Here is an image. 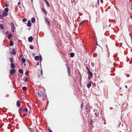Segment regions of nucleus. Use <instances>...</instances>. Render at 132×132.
Masks as SVG:
<instances>
[{
    "label": "nucleus",
    "mask_w": 132,
    "mask_h": 132,
    "mask_svg": "<svg viewBox=\"0 0 132 132\" xmlns=\"http://www.w3.org/2000/svg\"><path fill=\"white\" fill-rule=\"evenodd\" d=\"M88 78L89 80H90L93 77V74L92 72L90 71V69H88Z\"/></svg>",
    "instance_id": "nucleus-1"
},
{
    "label": "nucleus",
    "mask_w": 132,
    "mask_h": 132,
    "mask_svg": "<svg viewBox=\"0 0 132 132\" xmlns=\"http://www.w3.org/2000/svg\"><path fill=\"white\" fill-rule=\"evenodd\" d=\"M9 24L11 25V30L12 32H14L15 27L14 23L13 22L11 21V22H10V24Z\"/></svg>",
    "instance_id": "nucleus-2"
},
{
    "label": "nucleus",
    "mask_w": 132,
    "mask_h": 132,
    "mask_svg": "<svg viewBox=\"0 0 132 132\" xmlns=\"http://www.w3.org/2000/svg\"><path fill=\"white\" fill-rule=\"evenodd\" d=\"M38 96L40 97H44V96L45 95L44 93V92H42V91H38Z\"/></svg>",
    "instance_id": "nucleus-3"
},
{
    "label": "nucleus",
    "mask_w": 132,
    "mask_h": 132,
    "mask_svg": "<svg viewBox=\"0 0 132 132\" xmlns=\"http://www.w3.org/2000/svg\"><path fill=\"white\" fill-rule=\"evenodd\" d=\"M65 66L67 67V72L69 76H70V67H68L66 64L65 65Z\"/></svg>",
    "instance_id": "nucleus-4"
},
{
    "label": "nucleus",
    "mask_w": 132,
    "mask_h": 132,
    "mask_svg": "<svg viewBox=\"0 0 132 132\" xmlns=\"http://www.w3.org/2000/svg\"><path fill=\"white\" fill-rule=\"evenodd\" d=\"M11 51H12L11 52L12 54L15 55L16 54V52L15 49L12 48Z\"/></svg>",
    "instance_id": "nucleus-5"
},
{
    "label": "nucleus",
    "mask_w": 132,
    "mask_h": 132,
    "mask_svg": "<svg viewBox=\"0 0 132 132\" xmlns=\"http://www.w3.org/2000/svg\"><path fill=\"white\" fill-rule=\"evenodd\" d=\"M15 69H11L10 71V73L11 75H13L15 72Z\"/></svg>",
    "instance_id": "nucleus-6"
},
{
    "label": "nucleus",
    "mask_w": 132,
    "mask_h": 132,
    "mask_svg": "<svg viewBox=\"0 0 132 132\" xmlns=\"http://www.w3.org/2000/svg\"><path fill=\"white\" fill-rule=\"evenodd\" d=\"M33 40V37H32V36H31L30 37H29L28 38V42H32Z\"/></svg>",
    "instance_id": "nucleus-7"
},
{
    "label": "nucleus",
    "mask_w": 132,
    "mask_h": 132,
    "mask_svg": "<svg viewBox=\"0 0 132 132\" xmlns=\"http://www.w3.org/2000/svg\"><path fill=\"white\" fill-rule=\"evenodd\" d=\"M16 105L18 107H19L20 106L21 102L19 100H17L16 102Z\"/></svg>",
    "instance_id": "nucleus-8"
},
{
    "label": "nucleus",
    "mask_w": 132,
    "mask_h": 132,
    "mask_svg": "<svg viewBox=\"0 0 132 132\" xmlns=\"http://www.w3.org/2000/svg\"><path fill=\"white\" fill-rule=\"evenodd\" d=\"M2 14L3 16L4 17H5L8 14L7 13H6V12H4V11H3V13H2Z\"/></svg>",
    "instance_id": "nucleus-9"
},
{
    "label": "nucleus",
    "mask_w": 132,
    "mask_h": 132,
    "mask_svg": "<svg viewBox=\"0 0 132 132\" xmlns=\"http://www.w3.org/2000/svg\"><path fill=\"white\" fill-rule=\"evenodd\" d=\"M45 21H46V22L47 23V24L49 26L50 25V21H49V20H47V19L46 18H45Z\"/></svg>",
    "instance_id": "nucleus-10"
},
{
    "label": "nucleus",
    "mask_w": 132,
    "mask_h": 132,
    "mask_svg": "<svg viewBox=\"0 0 132 132\" xmlns=\"http://www.w3.org/2000/svg\"><path fill=\"white\" fill-rule=\"evenodd\" d=\"M31 21L32 23H34L35 21V18L32 17L31 19Z\"/></svg>",
    "instance_id": "nucleus-11"
},
{
    "label": "nucleus",
    "mask_w": 132,
    "mask_h": 132,
    "mask_svg": "<svg viewBox=\"0 0 132 132\" xmlns=\"http://www.w3.org/2000/svg\"><path fill=\"white\" fill-rule=\"evenodd\" d=\"M12 36H13L12 34H9V35H8L7 36V37L9 39L11 38Z\"/></svg>",
    "instance_id": "nucleus-12"
},
{
    "label": "nucleus",
    "mask_w": 132,
    "mask_h": 132,
    "mask_svg": "<svg viewBox=\"0 0 132 132\" xmlns=\"http://www.w3.org/2000/svg\"><path fill=\"white\" fill-rule=\"evenodd\" d=\"M27 26L28 27H31V23L30 21H28L27 23Z\"/></svg>",
    "instance_id": "nucleus-13"
},
{
    "label": "nucleus",
    "mask_w": 132,
    "mask_h": 132,
    "mask_svg": "<svg viewBox=\"0 0 132 132\" xmlns=\"http://www.w3.org/2000/svg\"><path fill=\"white\" fill-rule=\"evenodd\" d=\"M42 9L45 14H47V12L46 11V9H45L43 8H42Z\"/></svg>",
    "instance_id": "nucleus-14"
},
{
    "label": "nucleus",
    "mask_w": 132,
    "mask_h": 132,
    "mask_svg": "<svg viewBox=\"0 0 132 132\" xmlns=\"http://www.w3.org/2000/svg\"><path fill=\"white\" fill-rule=\"evenodd\" d=\"M11 67L12 68H14L15 67V65L13 63H11Z\"/></svg>",
    "instance_id": "nucleus-15"
},
{
    "label": "nucleus",
    "mask_w": 132,
    "mask_h": 132,
    "mask_svg": "<svg viewBox=\"0 0 132 132\" xmlns=\"http://www.w3.org/2000/svg\"><path fill=\"white\" fill-rule=\"evenodd\" d=\"M89 83L87 84V87L88 88H90L92 85L91 82H90V81H89Z\"/></svg>",
    "instance_id": "nucleus-16"
},
{
    "label": "nucleus",
    "mask_w": 132,
    "mask_h": 132,
    "mask_svg": "<svg viewBox=\"0 0 132 132\" xmlns=\"http://www.w3.org/2000/svg\"><path fill=\"white\" fill-rule=\"evenodd\" d=\"M39 56H36L35 57V59L37 61L39 59Z\"/></svg>",
    "instance_id": "nucleus-17"
},
{
    "label": "nucleus",
    "mask_w": 132,
    "mask_h": 132,
    "mask_svg": "<svg viewBox=\"0 0 132 132\" xmlns=\"http://www.w3.org/2000/svg\"><path fill=\"white\" fill-rule=\"evenodd\" d=\"M26 59H24V58H22L21 59V61L22 63H25L26 62Z\"/></svg>",
    "instance_id": "nucleus-18"
},
{
    "label": "nucleus",
    "mask_w": 132,
    "mask_h": 132,
    "mask_svg": "<svg viewBox=\"0 0 132 132\" xmlns=\"http://www.w3.org/2000/svg\"><path fill=\"white\" fill-rule=\"evenodd\" d=\"M13 44V42L12 41H10V46H12Z\"/></svg>",
    "instance_id": "nucleus-19"
},
{
    "label": "nucleus",
    "mask_w": 132,
    "mask_h": 132,
    "mask_svg": "<svg viewBox=\"0 0 132 132\" xmlns=\"http://www.w3.org/2000/svg\"><path fill=\"white\" fill-rule=\"evenodd\" d=\"M45 2L46 4V5H48V7H50V5L49 4V3L48 2L47 0H46L45 1Z\"/></svg>",
    "instance_id": "nucleus-20"
},
{
    "label": "nucleus",
    "mask_w": 132,
    "mask_h": 132,
    "mask_svg": "<svg viewBox=\"0 0 132 132\" xmlns=\"http://www.w3.org/2000/svg\"><path fill=\"white\" fill-rule=\"evenodd\" d=\"M75 55L74 53H70V56L71 57H73V56H74V55Z\"/></svg>",
    "instance_id": "nucleus-21"
},
{
    "label": "nucleus",
    "mask_w": 132,
    "mask_h": 132,
    "mask_svg": "<svg viewBox=\"0 0 132 132\" xmlns=\"http://www.w3.org/2000/svg\"><path fill=\"white\" fill-rule=\"evenodd\" d=\"M19 71L21 74H22V73H23V71L22 69H19Z\"/></svg>",
    "instance_id": "nucleus-22"
},
{
    "label": "nucleus",
    "mask_w": 132,
    "mask_h": 132,
    "mask_svg": "<svg viewBox=\"0 0 132 132\" xmlns=\"http://www.w3.org/2000/svg\"><path fill=\"white\" fill-rule=\"evenodd\" d=\"M27 89V87L24 86V87H22V89L23 90H26V89Z\"/></svg>",
    "instance_id": "nucleus-23"
},
{
    "label": "nucleus",
    "mask_w": 132,
    "mask_h": 132,
    "mask_svg": "<svg viewBox=\"0 0 132 132\" xmlns=\"http://www.w3.org/2000/svg\"><path fill=\"white\" fill-rule=\"evenodd\" d=\"M4 10L5 12L7 13V12H8L9 11V9L8 8H7V7H6V8L4 9Z\"/></svg>",
    "instance_id": "nucleus-24"
},
{
    "label": "nucleus",
    "mask_w": 132,
    "mask_h": 132,
    "mask_svg": "<svg viewBox=\"0 0 132 132\" xmlns=\"http://www.w3.org/2000/svg\"><path fill=\"white\" fill-rule=\"evenodd\" d=\"M40 74H41V75L42 76L43 74V70H42V68H41V70L40 71Z\"/></svg>",
    "instance_id": "nucleus-25"
},
{
    "label": "nucleus",
    "mask_w": 132,
    "mask_h": 132,
    "mask_svg": "<svg viewBox=\"0 0 132 132\" xmlns=\"http://www.w3.org/2000/svg\"><path fill=\"white\" fill-rule=\"evenodd\" d=\"M29 47L31 49H34V46L32 45H31Z\"/></svg>",
    "instance_id": "nucleus-26"
},
{
    "label": "nucleus",
    "mask_w": 132,
    "mask_h": 132,
    "mask_svg": "<svg viewBox=\"0 0 132 132\" xmlns=\"http://www.w3.org/2000/svg\"><path fill=\"white\" fill-rule=\"evenodd\" d=\"M0 28L2 29H3L4 28L3 27V24H0Z\"/></svg>",
    "instance_id": "nucleus-27"
},
{
    "label": "nucleus",
    "mask_w": 132,
    "mask_h": 132,
    "mask_svg": "<svg viewBox=\"0 0 132 132\" xmlns=\"http://www.w3.org/2000/svg\"><path fill=\"white\" fill-rule=\"evenodd\" d=\"M10 61L11 63H12V62H13V58L12 57H11L10 58Z\"/></svg>",
    "instance_id": "nucleus-28"
},
{
    "label": "nucleus",
    "mask_w": 132,
    "mask_h": 132,
    "mask_svg": "<svg viewBox=\"0 0 132 132\" xmlns=\"http://www.w3.org/2000/svg\"><path fill=\"white\" fill-rule=\"evenodd\" d=\"M28 78H26L25 79L24 81L25 82H27L28 81Z\"/></svg>",
    "instance_id": "nucleus-29"
},
{
    "label": "nucleus",
    "mask_w": 132,
    "mask_h": 132,
    "mask_svg": "<svg viewBox=\"0 0 132 132\" xmlns=\"http://www.w3.org/2000/svg\"><path fill=\"white\" fill-rule=\"evenodd\" d=\"M27 21V19H23V21L24 22Z\"/></svg>",
    "instance_id": "nucleus-30"
},
{
    "label": "nucleus",
    "mask_w": 132,
    "mask_h": 132,
    "mask_svg": "<svg viewBox=\"0 0 132 132\" xmlns=\"http://www.w3.org/2000/svg\"><path fill=\"white\" fill-rule=\"evenodd\" d=\"M96 44H96V45H97L98 46V47H99V48H100V49H102V47H101V46H99V45H98V44H97V42H96Z\"/></svg>",
    "instance_id": "nucleus-31"
},
{
    "label": "nucleus",
    "mask_w": 132,
    "mask_h": 132,
    "mask_svg": "<svg viewBox=\"0 0 132 132\" xmlns=\"http://www.w3.org/2000/svg\"><path fill=\"white\" fill-rule=\"evenodd\" d=\"M24 111H25V112H27L28 111V109L27 108H25L24 109Z\"/></svg>",
    "instance_id": "nucleus-32"
},
{
    "label": "nucleus",
    "mask_w": 132,
    "mask_h": 132,
    "mask_svg": "<svg viewBox=\"0 0 132 132\" xmlns=\"http://www.w3.org/2000/svg\"><path fill=\"white\" fill-rule=\"evenodd\" d=\"M38 76L39 77H40L41 76H42V75H41V74H40V73H39L38 75Z\"/></svg>",
    "instance_id": "nucleus-33"
},
{
    "label": "nucleus",
    "mask_w": 132,
    "mask_h": 132,
    "mask_svg": "<svg viewBox=\"0 0 132 132\" xmlns=\"http://www.w3.org/2000/svg\"><path fill=\"white\" fill-rule=\"evenodd\" d=\"M48 130L49 132H53V131H52L51 129H49V128H48Z\"/></svg>",
    "instance_id": "nucleus-34"
},
{
    "label": "nucleus",
    "mask_w": 132,
    "mask_h": 132,
    "mask_svg": "<svg viewBox=\"0 0 132 132\" xmlns=\"http://www.w3.org/2000/svg\"><path fill=\"white\" fill-rule=\"evenodd\" d=\"M27 114H23V117H24L25 116H27Z\"/></svg>",
    "instance_id": "nucleus-35"
},
{
    "label": "nucleus",
    "mask_w": 132,
    "mask_h": 132,
    "mask_svg": "<svg viewBox=\"0 0 132 132\" xmlns=\"http://www.w3.org/2000/svg\"><path fill=\"white\" fill-rule=\"evenodd\" d=\"M84 22V21H83L82 22H81L80 24H79V25L80 26L81 25V24L82 23H83Z\"/></svg>",
    "instance_id": "nucleus-36"
},
{
    "label": "nucleus",
    "mask_w": 132,
    "mask_h": 132,
    "mask_svg": "<svg viewBox=\"0 0 132 132\" xmlns=\"http://www.w3.org/2000/svg\"><path fill=\"white\" fill-rule=\"evenodd\" d=\"M95 50H96V51H98V49L97 48V47L96 46H95Z\"/></svg>",
    "instance_id": "nucleus-37"
},
{
    "label": "nucleus",
    "mask_w": 132,
    "mask_h": 132,
    "mask_svg": "<svg viewBox=\"0 0 132 132\" xmlns=\"http://www.w3.org/2000/svg\"><path fill=\"white\" fill-rule=\"evenodd\" d=\"M97 3L98 5H99V0H97Z\"/></svg>",
    "instance_id": "nucleus-38"
},
{
    "label": "nucleus",
    "mask_w": 132,
    "mask_h": 132,
    "mask_svg": "<svg viewBox=\"0 0 132 132\" xmlns=\"http://www.w3.org/2000/svg\"><path fill=\"white\" fill-rule=\"evenodd\" d=\"M22 109L21 108H20L19 109V111H22Z\"/></svg>",
    "instance_id": "nucleus-39"
},
{
    "label": "nucleus",
    "mask_w": 132,
    "mask_h": 132,
    "mask_svg": "<svg viewBox=\"0 0 132 132\" xmlns=\"http://www.w3.org/2000/svg\"><path fill=\"white\" fill-rule=\"evenodd\" d=\"M5 7H8V5L7 4V3H6L5 4Z\"/></svg>",
    "instance_id": "nucleus-40"
},
{
    "label": "nucleus",
    "mask_w": 132,
    "mask_h": 132,
    "mask_svg": "<svg viewBox=\"0 0 132 132\" xmlns=\"http://www.w3.org/2000/svg\"><path fill=\"white\" fill-rule=\"evenodd\" d=\"M83 103H82L81 104V108L82 109V105H83Z\"/></svg>",
    "instance_id": "nucleus-41"
},
{
    "label": "nucleus",
    "mask_w": 132,
    "mask_h": 132,
    "mask_svg": "<svg viewBox=\"0 0 132 132\" xmlns=\"http://www.w3.org/2000/svg\"><path fill=\"white\" fill-rule=\"evenodd\" d=\"M42 100H45V98H42Z\"/></svg>",
    "instance_id": "nucleus-42"
},
{
    "label": "nucleus",
    "mask_w": 132,
    "mask_h": 132,
    "mask_svg": "<svg viewBox=\"0 0 132 132\" xmlns=\"http://www.w3.org/2000/svg\"><path fill=\"white\" fill-rule=\"evenodd\" d=\"M5 34H8V31H6V32H5Z\"/></svg>",
    "instance_id": "nucleus-43"
},
{
    "label": "nucleus",
    "mask_w": 132,
    "mask_h": 132,
    "mask_svg": "<svg viewBox=\"0 0 132 132\" xmlns=\"http://www.w3.org/2000/svg\"><path fill=\"white\" fill-rule=\"evenodd\" d=\"M28 71H27L26 72V74H28Z\"/></svg>",
    "instance_id": "nucleus-44"
},
{
    "label": "nucleus",
    "mask_w": 132,
    "mask_h": 132,
    "mask_svg": "<svg viewBox=\"0 0 132 132\" xmlns=\"http://www.w3.org/2000/svg\"><path fill=\"white\" fill-rule=\"evenodd\" d=\"M21 4V3H20V2H19V3H18V5H19V4Z\"/></svg>",
    "instance_id": "nucleus-45"
},
{
    "label": "nucleus",
    "mask_w": 132,
    "mask_h": 132,
    "mask_svg": "<svg viewBox=\"0 0 132 132\" xmlns=\"http://www.w3.org/2000/svg\"><path fill=\"white\" fill-rule=\"evenodd\" d=\"M36 64H37V65H39V63L38 62Z\"/></svg>",
    "instance_id": "nucleus-46"
},
{
    "label": "nucleus",
    "mask_w": 132,
    "mask_h": 132,
    "mask_svg": "<svg viewBox=\"0 0 132 132\" xmlns=\"http://www.w3.org/2000/svg\"><path fill=\"white\" fill-rule=\"evenodd\" d=\"M125 87L126 88H127V85H126L125 86Z\"/></svg>",
    "instance_id": "nucleus-47"
},
{
    "label": "nucleus",
    "mask_w": 132,
    "mask_h": 132,
    "mask_svg": "<svg viewBox=\"0 0 132 132\" xmlns=\"http://www.w3.org/2000/svg\"><path fill=\"white\" fill-rule=\"evenodd\" d=\"M29 129L30 131H31V130H32H32L31 129H30V128Z\"/></svg>",
    "instance_id": "nucleus-48"
},
{
    "label": "nucleus",
    "mask_w": 132,
    "mask_h": 132,
    "mask_svg": "<svg viewBox=\"0 0 132 132\" xmlns=\"http://www.w3.org/2000/svg\"><path fill=\"white\" fill-rule=\"evenodd\" d=\"M21 56L20 55V58H21Z\"/></svg>",
    "instance_id": "nucleus-49"
},
{
    "label": "nucleus",
    "mask_w": 132,
    "mask_h": 132,
    "mask_svg": "<svg viewBox=\"0 0 132 132\" xmlns=\"http://www.w3.org/2000/svg\"><path fill=\"white\" fill-rule=\"evenodd\" d=\"M90 124H91V121H90Z\"/></svg>",
    "instance_id": "nucleus-50"
},
{
    "label": "nucleus",
    "mask_w": 132,
    "mask_h": 132,
    "mask_svg": "<svg viewBox=\"0 0 132 132\" xmlns=\"http://www.w3.org/2000/svg\"><path fill=\"white\" fill-rule=\"evenodd\" d=\"M45 2L46 1V0H43Z\"/></svg>",
    "instance_id": "nucleus-51"
},
{
    "label": "nucleus",
    "mask_w": 132,
    "mask_h": 132,
    "mask_svg": "<svg viewBox=\"0 0 132 132\" xmlns=\"http://www.w3.org/2000/svg\"><path fill=\"white\" fill-rule=\"evenodd\" d=\"M107 92H108V90H107Z\"/></svg>",
    "instance_id": "nucleus-52"
},
{
    "label": "nucleus",
    "mask_w": 132,
    "mask_h": 132,
    "mask_svg": "<svg viewBox=\"0 0 132 132\" xmlns=\"http://www.w3.org/2000/svg\"><path fill=\"white\" fill-rule=\"evenodd\" d=\"M24 65H26V64H24Z\"/></svg>",
    "instance_id": "nucleus-53"
},
{
    "label": "nucleus",
    "mask_w": 132,
    "mask_h": 132,
    "mask_svg": "<svg viewBox=\"0 0 132 132\" xmlns=\"http://www.w3.org/2000/svg\"><path fill=\"white\" fill-rule=\"evenodd\" d=\"M33 0H31L32 1Z\"/></svg>",
    "instance_id": "nucleus-54"
}]
</instances>
